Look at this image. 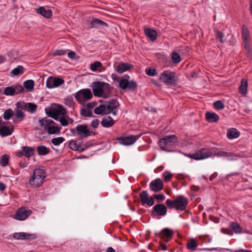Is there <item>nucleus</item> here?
Instances as JSON below:
<instances>
[{
  "label": "nucleus",
  "mask_w": 252,
  "mask_h": 252,
  "mask_svg": "<svg viewBox=\"0 0 252 252\" xmlns=\"http://www.w3.org/2000/svg\"><path fill=\"white\" fill-rule=\"evenodd\" d=\"M13 237L16 240H29L35 238V235L29 234L25 232L14 233Z\"/></svg>",
  "instance_id": "nucleus-16"
},
{
  "label": "nucleus",
  "mask_w": 252,
  "mask_h": 252,
  "mask_svg": "<svg viewBox=\"0 0 252 252\" xmlns=\"http://www.w3.org/2000/svg\"><path fill=\"white\" fill-rule=\"evenodd\" d=\"M27 104V109L29 112L33 113L36 111L37 107L36 104L32 102H28Z\"/></svg>",
  "instance_id": "nucleus-50"
},
{
  "label": "nucleus",
  "mask_w": 252,
  "mask_h": 252,
  "mask_svg": "<svg viewBox=\"0 0 252 252\" xmlns=\"http://www.w3.org/2000/svg\"><path fill=\"white\" fill-rule=\"evenodd\" d=\"M198 242L194 238H190V251H193L196 249Z\"/></svg>",
  "instance_id": "nucleus-53"
},
{
  "label": "nucleus",
  "mask_w": 252,
  "mask_h": 252,
  "mask_svg": "<svg viewBox=\"0 0 252 252\" xmlns=\"http://www.w3.org/2000/svg\"><path fill=\"white\" fill-rule=\"evenodd\" d=\"M145 33L146 35L149 37L152 41H155L157 38L158 32L155 30L147 28L145 30Z\"/></svg>",
  "instance_id": "nucleus-25"
},
{
  "label": "nucleus",
  "mask_w": 252,
  "mask_h": 252,
  "mask_svg": "<svg viewBox=\"0 0 252 252\" xmlns=\"http://www.w3.org/2000/svg\"><path fill=\"white\" fill-rule=\"evenodd\" d=\"M104 92L105 91L108 94H111L113 91V87H111L108 83L102 82Z\"/></svg>",
  "instance_id": "nucleus-54"
},
{
  "label": "nucleus",
  "mask_w": 252,
  "mask_h": 252,
  "mask_svg": "<svg viewBox=\"0 0 252 252\" xmlns=\"http://www.w3.org/2000/svg\"><path fill=\"white\" fill-rule=\"evenodd\" d=\"M115 121L110 116L103 118L101 122V126L104 127H110L115 124Z\"/></svg>",
  "instance_id": "nucleus-21"
},
{
  "label": "nucleus",
  "mask_w": 252,
  "mask_h": 252,
  "mask_svg": "<svg viewBox=\"0 0 252 252\" xmlns=\"http://www.w3.org/2000/svg\"><path fill=\"white\" fill-rule=\"evenodd\" d=\"M24 68L23 66L19 65L12 70L11 73L15 76H17L23 74L24 72Z\"/></svg>",
  "instance_id": "nucleus-40"
},
{
  "label": "nucleus",
  "mask_w": 252,
  "mask_h": 252,
  "mask_svg": "<svg viewBox=\"0 0 252 252\" xmlns=\"http://www.w3.org/2000/svg\"><path fill=\"white\" fill-rule=\"evenodd\" d=\"M216 156L218 157H231L234 155L233 154L226 152L220 151L215 153Z\"/></svg>",
  "instance_id": "nucleus-61"
},
{
  "label": "nucleus",
  "mask_w": 252,
  "mask_h": 252,
  "mask_svg": "<svg viewBox=\"0 0 252 252\" xmlns=\"http://www.w3.org/2000/svg\"><path fill=\"white\" fill-rule=\"evenodd\" d=\"M37 153L40 156H45L48 154L50 152L49 148L46 146L42 145L39 146L37 148Z\"/></svg>",
  "instance_id": "nucleus-33"
},
{
  "label": "nucleus",
  "mask_w": 252,
  "mask_h": 252,
  "mask_svg": "<svg viewBox=\"0 0 252 252\" xmlns=\"http://www.w3.org/2000/svg\"><path fill=\"white\" fill-rule=\"evenodd\" d=\"M177 210H184L188 204V200L183 196H178L175 199Z\"/></svg>",
  "instance_id": "nucleus-14"
},
{
  "label": "nucleus",
  "mask_w": 252,
  "mask_h": 252,
  "mask_svg": "<svg viewBox=\"0 0 252 252\" xmlns=\"http://www.w3.org/2000/svg\"><path fill=\"white\" fill-rule=\"evenodd\" d=\"M161 233L163 240L168 243L172 238L174 231L168 228H164L161 230Z\"/></svg>",
  "instance_id": "nucleus-15"
},
{
  "label": "nucleus",
  "mask_w": 252,
  "mask_h": 252,
  "mask_svg": "<svg viewBox=\"0 0 252 252\" xmlns=\"http://www.w3.org/2000/svg\"><path fill=\"white\" fill-rule=\"evenodd\" d=\"M145 72L146 74L150 76H154L156 75L158 72L156 69L152 68H148L145 70Z\"/></svg>",
  "instance_id": "nucleus-57"
},
{
  "label": "nucleus",
  "mask_w": 252,
  "mask_h": 252,
  "mask_svg": "<svg viewBox=\"0 0 252 252\" xmlns=\"http://www.w3.org/2000/svg\"><path fill=\"white\" fill-rule=\"evenodd\" d=\"M100 102L106 104H108L110 106L111 105V106H116V109L119 106V103L115 99H112L109 101L100 100Z\"/></svg>",
  "instance_id": "nucleus-43"
},
{
  "label": "nucleus",
  "mask_w": 252,
  "mask_h": 252,
  "mask_svg": "<svg viewBox=\"0 0 252 252\" xmlns=\"http://www.w3.org/2000/svg\"><path fill=\"white\" fill-rule=\"evenodd\" d=\"M167 212V209L164 204L158 203L153 207L151 215L154 217L164 216L166 214Z\"/></svg>",
  "instance_id": "nucleus-8"
},
{
  "label": "nucleus",
  "mask_w": 252,
  "mask_h": 252,
  "mask_svg": "<svg viewBox=\"0 0 252 252\" xmlns=\"http://www.w3.org/2000/svg\"><path fill=\"white\" fill-rule=\"evenodd\" d=\"M15 90V94H18L24 93L25 90L24 87L21 85H17L13 86Z\"/></svg>",
  "instance_id": "nucleus-55"
},
{
  "label": "nucleus",
  "mask_w": 252,
  "mask_h": 252,
  "mask_svg": "<svg viewBox=\"0 0 252 252\" xmlns=\"http://www.w3.org/2000/svg\"><path fill=\"white\" fill-rule=\"evenodd\" d=\"M139 198L142 205L147 203V199H149V195L147 191L143 190L139 194Z\"/></svg>",
  "instance_id": "nucleus-35"
},
{
  "label": "nucleus",
  "mask_w": 252,
  "mask_h": 252,
  "mask_svg": "<svg viewBox=\"0 0 252 252\" xmlns=\"http://www.w3.org/2000/svg\"><path fill=\"white\" fill-rule=\"evenodd\" d=\"M141 136V134L137 135H131L129 136H120L117 137L116 140L119 143L124 145H130L133 144Z\"/></svg>",
  "instance_id": "nucleus-10"
},
{
  "label": "nucleus",
  "mask_w": 252,
  "mask_h": 252,
  "mask_svg": "<svg viewBox=\"0 0 252 252\" xmlns=\"http://www.w3.org/2000/svg\"><path fill=\"white\" fill-rule=\"evenodd\" d=\"M104 105H105V112L104 113V115L109 114L111 113V111H113V110L116 109V106H111L110 105L105 103H104Z\"/></svg>",
  "instance_id": "nucleus-62"
},
{
  "label": "nucleus",
  "mask_w": 252,
  "mask_h": 252,
  "mask_svg": "<svg viewBox=\"0 0 252 252\" xmlns=\"http://www.w3.org/2000/svg\"><path fill=\"white\" fill-rule=\"evenodd\" d=\"M213 155L212 150L209 148H202L195 154H190V158L201 160L211 157Z\"/></svg>",
  "instance_id": "nucleus-5"
},
{
  "label": "nucleus",
  "mask_w": 252,
  "mask_h": 252,
  "mask_svg": "<svg viewBox=\"0 0 252 252\" xmlns=\"http://www.w3.org/2000/svg\"><path fill=\"white\" fill-rule=\"evenodd\" d=\"M46 113L48 116L56 121H58L59 117L57 113V110L55 108L52 107L48 110H46Z\"/></svg>",
  "instance_id": "nucleus-30"
},
{
  "label": "nucleus",
  "mask_w": 252,
  "mask_h": 252,
  "mask_svg": "<svg viewBox=\"0 0 252 252\" xmlns=\"http://www.w3.org/2000/svg\"><path fill=\"white\" fill-rule=\"evenodd\" d=\"M9 156L7 154L2 155L0 158V163L2 166H6L8 163Z\"/></svg>",
  "instance_id": "nucleus-44"
},
{
  "label": "nucleus",
  "mask_w": 252,
  "mask_h": 252,
  "mask_svg": "<svg viewBox=\"0 0 252 252\" xmlns=\"http://www.w3.org/2000/svg\"><path fill=\"white\" fill-rule=\"evenodd\" d=\"M64 103L65 104L69 107H74L75 104V102L73 101L72 96H69L67 98H65L64 99Z\"/></svg>",
  "instance_id": "nucleus-52"
},
{
  "label": "nucleus",
  "mask_w": 252,
  "mask_h": 252,
  "mask_svg": "<svg viewBox=\"0 0 252 252\" xmlns=\"http://www.w3.org/2000/svg\"><path fill=\"white\" fill-rule=\"evenodd\" d=\"M176 73L170 70L163 71L160 76V80L163 83L169 85H174L177 81Z\"/></svg>",
  "instance_id": "nucleus-4"
},
{
  "label": "nucleus",
  "mask_w": 252,
  "mask_h": 252,
  "mask_svg": "<svg viewBox=\"0 0 252 252\" xmlns=\"http://www.w3.org/2000/svg\"><path fill=\"white\" fill-rule=\"evenodd\" d=\"M213 106L215 107V108L217 110L223 109L225 107L224 104L223 103L222 101L220 100H219L214 102L213 103Z\"/></svg>",
  "instance_id": "nucleus-48"
},
{
  "label": "nucleus",
  "mask_w": 252,
  "mask_h": 252,
  "mask_svg": "<svg viewBox=\"0 0 252 252\" xmlns=\"http://www.w3.org/2000/svg\"><path fill=\"white\" fill-rule=\"evenodd\" d=\"M27 103L25 102H17L16 104V106L17 109L20 110H26L27 109Z\"/></svg>",
  "instance_id": "nucleus-59"
},
{
  "label": "nucleus",
  "mask_w": 252,
  "mask_h": 252,
  "mask_svg": "<svg viewBox=\"0 0 252 252\" xmlns=\"http://www.w3.org/2000/svg\"><path fill=\"white\" fill-rule=\"evenodd\" d=\"M15 117L17 119H19L20 121H23L25 117V114L22 110L16 108L15 109Z\"/></svg>",
  "instance_id": "nucleus-39"
},
{
  "label": "nucleus",
  "mask_w": 252,
  "mask_h": 252,
  "mask_svg": "<svg viewBox=\"0 0 252 252\" xmlns=\"http://www.w3.org/2000/svg\"><path fill=\"white\" fill-rule=\"evenodd\" d=\"M62 127L55 126H51L46 128L49 134H59Z\"/></svg>",
  "instance_id": "nucleus-32"
},
{
  "label": "nucleus",
  "mask_w": 252,
  "mask_h": 252,
  "mask_svg": "<svg viewBox=\"0 0 252 252\" xmlns=\"http://www.w3.org/2000/svg\"><path fill=\"white\" fill-rule=\"evenodd\" d=\"M80 114L83 117H91L93 116V113L91 109L88 108H82L80 111Z\"/></svg>",
  "instance_id": "nucleus-42"
},
{
  "label": "nucleus",
  "mask_w": 252,
  "mask_h": 252,
  "mask_svg": "<svg viewBox=\"0 0 252 252\" xmlns=\"http://www.w3.org/2000/svg\"><path fill=\"white\" fill-rule=\"evenodd\" d=\"M14 114V113L12 109H8L3 113V119L5 120H9Z\"/></svg>",
  "instance_id": "nucleus-45"
},
{
  "label": "nucleus",
  "mask_w": 252,
  "mask_h": 252,
  "mask_svg": "<svg viewBox=\"0 0 252 252\" xmlns=\"http://www.w3.org/2000/svg\"><path fill=\"white\" fill-rule=\"evenodd\" d=\"M207 121L209 123H217L219 120V116L214 112H207L205 114Z\"/></svg>",
  "instance_id": "nucleus-19"
},
{
  "label": "nucleus",
  "mask_w": 252,
  "mask_h": 252,
  "mask_svg": "<svg viewBox=\"0 0 252 252\" xmlns=\"http://www.w3.org/2000/svg\"><path fill=\"white\" fill-rule=\"evenodd\" d=\"M150 189L155 192L161 190L163 188V183L159 178L152 181L150 184Z\"/></svg>",
  "instance_id": "nucleus-13"
},
{
  "label": "nucleus",
  "mask_w": 252,
  "mask_h": 252,
  "mask_svg": "<svg viewBox=\"0 0 252 252\" xmlns=\"http://www.w3.org/2000/svg\"><path fill=\"white\" fill-rule=\"evenodd\" d=\"M3 94L5 95H14L15 94V90L13 86L7 87L4 89Z\"/></svg>",
  "instance_id": "nucleus-38"
},
{
  "label": "nucleus",
  "mask_w": 252,
  "mask_h": 252,
  "mask_svg": "<svg viewBox=\"0 0 252 252\" xmlns=\"http://www.w3.org/2000/svg\"><path fill=\"white\" fill-rule=\"evenodd\" d=\"M177 141V138L175 135H167L160 139L158 144L162 150L171 152V149L176 145Z\"/></svg>",
  "instance_id": "nucleus-2"
},
{
  "label": "nucleus",
  "mask_w": 252,
  "mask_h": 252,
  "mask_svg": "<svg viewBox=\"0 0 252 252\" xmlns=\"http://www.w3.org/2000/svg\"><path fill=\"white\" fill-rule=\"evenodd\" d=\"M64 83V80L60 77L51 76L47 80L46 85L48 89H52L60 86Z\"/></svg>",
  "instance_id": "nucleus-9"
},
{
  "label": "nucleus",
  "mask_w": 252,
  "mask_h": 252,
  "mask_svg": "<svg viewBox=\"0 0 252 252\" xmlns=\"http://www.w3.org/2000/svg\"><path fill=\"white\" fill-rule=\"evenodd\" d=\"M229 227L236 233H240L242 231V229L240 225L237 222H232L230 223Z\"/></svg>",
  "instance_id": "nucleus-34"
},
{
  "label": "nucleus",
  "mask_w": 252,
  "mask_h": 252,
  "mask_svg": "<svg viewBox=\"0 0 252 252\" xmlns=\"http://www.w3.org/2000/svg\"><path fill=\"white\" fill-rule=\"evenodd\" d=\"M58 121L60 122L61 125L63 126H65L69 124L66 116H61L60 118H59Z\"/></svg>",
  "instance_id": "nucleus-60"
},
{
  "label": "nucleus",
  "mask_w": 252,
  "mask_h": 252,
  "mask_svg": "<svg viewBox=\"0 0 252 252\" xmlns=\"http://www.w3.org/2000/svg\"><path fill=\"white\" fill-rule=\"evenodd\" d=\"M32 213L30 210H26L25 208H20L16 212L15 219L19 220H23L27 219Z\"/></svg>",
  "instance_id": "nucleus-12"
},
{
  "label": "nucleus",
  "mask_w": 252,
  "mask_h": 252,
  "mask_svg": "<svg viewBox=\"0 0 252 252\" xmlns=\"http://www.w3.org/2000/svg\"><path fill=\"white\" fill-rule=\"evenodd\" d=\"M23 86L28 92H31L33 89L34 82L32 80H28L24 82Z\"/></svg>",
  "instance_id": "nucleus-31"
},
{
  "label": "nucleus",
  "mask_w": 252,
  "mask_h": 252,
  "mask_svg": "<svg viewBox=\"0 0 252 252\" xmlns=\"http://www.w3.org/2000/svg\"><path fill=\"white\" fill-rule=\"evenodd\" d=\"M166 205L169 209H172L175 208L177 210L176 202L175 199H167L166 201Z\"/></svg>",
  "instance_id": "nucleus-46"
},
{
  "label": "nucleus",
  "mask_w": 252,
  "mask_h": 252,
  "mask_svg": "<svg viewBox=\"0 0 252 252\" xmlns=\"http://www.w3.org/2000/svg\"><path fill=\"white\" fill-rule=\"evenodd\" d=\"M172 175L169 171H165L163 173L162 177L163 178V180L167 182L171 179Z\"/></svg>",
  "instance_id": "nucleus-63"
},
{
  "label": "nucleus",
  "mask_w": 252,
  "mask_h": 252,
  "mask_svg": "<svg viewBox=\"0 0 252 252\" xmlns=\"http://www.w3.org/2000/svg\"><path fill=\"white\" fill-rule=\"evenodd\" d=\"M172 61L174 63H178L181 61L180 55L176 51H174L172 53Z\"/></svg>",
  "instance_id": "nucleus-49"
},
{
  "label": "nucleus",
  "mask_w": 252,
  "mask_h": 252,
  "mask_svg": "<svg viewBox=\"0 0 252 252\" xmlns=\"http://www.w3.org/2000/svg\"><path fill=\"white\" fill-rule=\"evenodd\" d=\"M244 49L246 51V55L250 60L252 59V48L250 41H244Z\"/></svg>",
  "instance_id": "nucleus-24"
},
{
  "label": "nucleus",
  "mask_w": 252,
  "mask_h": 252,
  "mask_svg": "<svg viewBox=\"0 0 252 252\" xmlns=\"http://www.w3.org/2000/svg\"><path fill=\"white\" fill-rule=\"evenodd\" d=\"M248 81L243 78L241 80V85L239 88V93L243 96H245L247 93Z\"/></svg>",
  "instance_id": "nucleus-23"
},
{
  "label": "nucleus",
  "mask_w": 252,
  "mask_h": 252,
  "mask_svg": "<svg viewBox=\"0 0 252 252\" xmlns=\"http://www.w3.org/2000/svg\"><path fill=\"white\" fill-rule=\"evenodd\" d=\"M76 133L80 138H86L91 135L92 134L95 135L96 133L93 131H90L88 129L87 125H80L76 127Z\"/></svg>",
  "instance_id": "nucleus-7"
},
{
  "label": "nucleus",
  "mask_w": 252,
  "mask_h": 252,
  "mask_svg": "<svg viewBox=\"0 0 252 252\" xmlns=\"http://www.w3.org/2000/svg\"><path fill=\"white\" fill-rule=\"evenodd\" d=\"M105 105L100 104L94 110V113L97 115H104L105 112Z\"/></svg>",
  "instance_id": "nucleus-37"
},
{
  "label": "nucleus",
  "mask_w": 252,
  "mask_h": 252,
  "mask_svg": "<svg viewBox=\"0 0 252 252\" xmlns=\"http://www.w3.org/2000/svg\"><path fill=\"white\" fill-rule=\"evenodd\" d=\"M214 32L215 33L216 39L218 40L221 43H223L224 40L223 38L224 35L223 33L219 31L217 28L214 29Z\"/></svg>",
  "instance_id": "nucleus-41"
},
{
  "label": "nucleus",
  "mask_w": 252,
  "mask_h": 252,
  "mask_svg": "<svg viewBox=\"0 0 252 252\" xmlns=\"http://www.w3.org/2000/svg\"><path fill=\"white\" fill-rule=\"evenodd\" d=\"M102 64L100 62L95 61L91 65V69L93 71L97 70V68L101 67Z\"/></svg>",
  "instance_id": "nucleus-56"
},
{
  "label": "nucleus",
  "mask_w": 252,
  "mask_h": 252,
  "mask_svg": "<svg viewBox=\"0 0 252 252\" xmlns=\"http://www.w3.org/2000/svg\"><path fill=\"white\" fill-rule=\"evenodd\" d=\"M56 109L58 116L60 115H61V116H66V110L61 104H57V108Z\"/></svg>",
  "instance_id": "nucleus-36"
},
{
  "label": "nucleus",
  "mask_w": 252,
  "mask_h": 252,
  "mask_svg": "<svg viewBox=\"0 0 252 252\" xmlns=\"http://www.w3.org/2000/svg\"><path fill=\"white\" fill-rule=\"evenodd\" d=\"M93 92L94 95L96 97H101L104 94L102 82L95 81L93 83Z\"/></svg>",
  "instance_id": "nucleus-11"
},
{
  "label": "nucleus",
  "mask_w": 252,
  "mask_h": 252,
  "mask_svg": "<svg viewBox=\"0 0 252 252\" xmlns=\"http://www.w3.org/2000/svg\"><path fill=\"white\" fill-rule=\"evenodd\" d=\"M46 176L44 170L36 168L33 170V175L29 180V183L34 187H39L43 184Z\"/></svg>",
  "instance_id": "nucleus-1"
},
{
  "label": "nucleus",
  "mask_w": 252,
  "mask_h": 252,
  "mask_svg": "<svg viewBox=\"0 0 252 252\" xmlns=\"http://www.w3.org/2000/svg\"><path fill=\"white\" fill-rule=\"evenodd\" d=\"M13 131L14 128L13 126L9 127L3 125H0V135L1 137H5L11 135Z\"/></svg>",
  "instance_id": "nucleus-18"
},
{
  "label": "nucleus",
  "mask_w": 252,
  "mask_h": 252,
  "mask_svg": "<svg viewBox=\"0 0 252 252\" xmlns=\"http://www.w3.org/2000/svg\"><path fill=\"white\" fill-rule=\"evenodd\" d=\"M19 157L25 156L29 158L34 154V149L31 147L24 146L22 150L19 152Z\"/></svg>",
  "instance_id": "nucleus-17"
},
{
  "label": "nucleus",
  "mask_w": 252,
  "mask_h": 252,
  "mask_svg": "<svg viewBox=\"0 0 252 252\" xmlns=\"http://www.w3.org/2000/svg\"><path fill=\"white\" fill-rule=\"evenodd\" d=\"M64 138L62 137L54 138L51 140V142L55 146H59L60 144L62 143L64 141Z\"/></svg>",
  "instance_id": "nucleus-51"
},
{
  "label": "nucleus",
  "mask_w": 252,
  "mask_h": 252,
  "mask_svg": "<svg viewBox=\"0 0 252 252\" xmlns=\"http://www.w3.org/2000/svg\"><path fill=\"white\" fill-rule=\"evenodd\" d=\"M119 86L123 90L128 89L131 91H135L137 88V84L134 81H129L126 78H122L120 79Z\"/></svg>",
  "instance_id": "nucleus-6"
},
{
  "label": "nucleus",
  "mask_w": 252,
  "mask_h": 252,
  "mask_svg": "<svg viewBox=\"0 0 252 252\" xmlns=\"http://www.w3.org/2000/svg\"><path fill=\"white\" fill-rule=\"evenodd\" d=\"M240 132L235 128H231L228 129L227 136L230 139L237 138L240 136Z\"/></svg>",
  "instance_id": "nucleus-26"
},
{
  "label": "nucleus",
  "mask_w": 252,
  "mask_h": 252,
  "mask_svg": "<svg viewBox=\"0 0 252 252\" xmlns=\"http://www.w3.org/2000/svg\"><path fill=\"white\" fill-rule=\"evenodd\" d=\"M154 197L158 203H160L165 198L164 195L163 194H154Z\"/></svg>",
  "instance_id": "nucleus-58"
},
{
  "label": "nucleus",
  "mask_w": 252,
  "mask_h": 252,
  "mask_svg": "<svg viewBox=\"0 0 252 252\" xmlns=\"http://www.w3.org/2000/svg\"><path fill=\"white\" fill-rule=\"evenodd\" d=\"M68 147L72 150L80 152L81 148V142L78 140H72L69 142Z\"/></svg>",
  "instance_id": "nucleus-27"
},
{
  "label": "nucleus",
  "mask_w": 252,
  "mask_h": 252,
  "mask_svg": "<svg viewBox=\"0 0 252 252\" xmlns=\"http://www.w3.org/2000/svg\"><path fill=\"white\" fill-rule=\"evenodd\" d=\"M77 101L80 104H84L85 101L90 100L93 97L91 91L89 89H82L75 94Z\"/></svg>",
  "instance_id": "nucleus-3"
},
{
  "label": "nucleus",
  "mask_w": 252,
  "mask_h": 252,
  "mask_svg": "<svg viewBox=\"0 0 252 252\" xmlns=\"http://www.w3.org/2000/svg\"><path fill=\"white\" fill-rule=\"evenodd\" d=\"M36 12L44 17L46 18H50L52 15V11L51 9L46 10L45 8L41 6L39 8L36 9Z\"/></svg>",
  "instance_id": "nucleus-22"
},
{
  "label": "nucleus",
  "mask_w": 252,
  "mask_h": 252,
  "mask_svg": "<svg viewBox=\"0 0 252 252\" xmlns=\"http://www.w3.org/2000/svg\"><path fill=\"white\" fill-rule=\"evenodd\" d=\"M66 50L63 49L56 50L52 54L54 56H62L66 54Z\"/></svg>",
  "instance_id": "nucleus-64"
},
{
  "label": "nucleus",
  "mask_w": 252,
  "mask_h": 252,
  "mask_svg": "<svg viewBox=\"0 0 252 252\" xmlns=\"http://www.w3.org/2000/svg\"><path fill=\"white\" fill-rule=\"evenodd\" d=\"M250 37L249 31L245 25H243L242 27V38L244 41H249Z\"/></svg>",
  "instance_id": "nucleus-28"
},
{
  "label": "nucleus",
  "mask_w": 252,
  "mask_h": 252,
  "mask_svg": "<svg viewBox=\"0 0 252 252\" xmlns=\"http://www.w3.org/2000/svg\"><path fill=\"white\" fill-rule=\"evenodd\" d=\"M93 144L91 141H87L85 143H83V142H81V148L80 150V152L81 153L84 151L88 148L94 146Z\"/></svg>",
  "instance_id": "nucleus-47"
},
{
  "label": "nucleus",
  "mask_w": 252,
  "mask_h": 252,
  "mask_svg": "<svg viewBox=\"0 0 252 252\" xmlns=\"http://www.w3.org/2000/svg\"><path fill=\"white\" fill-rule=\"evenodd\" d=\"M131 66L132 65L128 63H121L117 66L116 70L118 73L121 74L125 71L130 70Z\"/></svg>",
  "instance_id": "nucleus-20"
},
{
  "label": "nucleus",
  "mask_w": 252,
  "mask_h": 252,
  "mask_svg": "<svg viewBox=\"0 0 252 252\" xmlns=\"http://www.w3.org/2000/svg\"><path fill=\"white\" fill-rule=\"evenodd\" d=\"M97 25H100L102 26L105 27H108V25L106 22L98 19H94L91 22L90 24V28H97Z\"/></svg>",
  "instance_id": "nucleus-29"
}]
</instances>
